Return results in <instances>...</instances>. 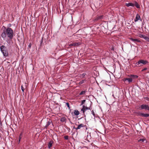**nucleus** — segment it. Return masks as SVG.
I'll list each match as a JSON object with an SVG mask.
<instances>
[{"instance_id":"obj_1","label":"nucleus","mask_w":149,"mask_h":149,"mask_svg":"<svg viewBox=\"0 0 149 149\" xmlns=\"http://www.w3.org/2000/svg\"><path fill=\"white\" fill-rule=\"evenodd\" d=\"M13 30L10 28L8 27L3 31L1 34V36L3 40H6V36H7L11 40L13 37Z\"/></svg>"},{"instance_id":"obj_2","label":"nucleus","mask_w":149,"mask_h":149,"mask_svg":"<svg viewBox=\"0 0 149 149\" xmlns=\"http://www.w3.org/2000/svg\"><path fill=\"white\" fill-rule=\"evenodd\" d=\"M0 50L3 56L5 57H7L8 55V50L6 47L2 45L0 47Z\"/></svg>"},{"instance_id":"obj_3","label":"nucleus","mask_w":149,"mask_h":149,"mask_svg":"<svg viewBox=\"0 0 149 149\" xmlns=\"http://www.w3.org/2000/svg\"><path fill=\"white\" fill-rule=\"evenodd\" d=\"M148 63V62L146 60H140L135 64L136 66L137 67H140L143 65H146Z\"/></svg>"},{"instance_id":"obj_4","label":"nucleus","mask_w":149,"mask_h":149,"mask_svg":"<svg viewBox=\"0 0 149 149\" xmlns=\"http://www.w3.org/2000/svg\"><path fill=\"white\" fill-rule=\"evenodd\" d=\"M139 109L140 110H147L149 111V106L148 105L143 104L140 106Z\"/></svg>"},{"instance_id":"obj_5","label":"nucleus","mask_w":149,"mask_h":149,"mask_svg":"<svg viewBox=\"0 0 149 149\" xmlns=\"http://www.w3.org/2000/svg\"><path fill=\"white\" fill-rule=\"evenodd\" d=\"M137 114L139 116L144 117H146L149 116V114L139 112L137 113Z\"/></svg>"},{"instance_id":"obj_6","label":"nucleus","mask_w":149,"mask_h":149,"mask_svg":"<svg viewBox=\"0 0 149 149\" xmlns=\"http://www.w3.org/2000/svg\"><path fill=\"white\" fill-rule=\"evenodd\" d=\"M90 109V107H86L85 106L83 105V108L81 109V111H82L83 112V113H84V112L88 109Z\"/></svg>"},{"instance_id":"obj_7","label":"nucleus","mask_w":149,"mask_h":149,"mask_svg":"<svg viewBox=\"0 0 149 149\" xmlns=\"http://www.w3.org/2000/svg\"><path fill=\"white\" fill-rule=\"evenodd\" d=\"M123 81H127L130 83L132 81V79L131 78H125L123 79Z\"/></svg>"},{"instance_id":"obj_8","label":"nucleus","mask_w":149,"mask_h":149,"mask_svg":"<svg viewBox=\"0 0 149 149\" xmlns=\"http://www.w3.org/2000/svg\"><path fill=\"white\" fill-rule=\"evenodd\" d=\"M54 143V141L52 140L50 141L48 145V148L49 149H50L52 147V144Z\"/></svg>"},{"instance_id":"obj_9","label":"nucleus","mask_w":149,"mask_h":149,"mask_svg":"<svg viewBox=\"0 0 149 149\" xmlns=\"http://www.w3.org/2000/svg\"><path fill=\"white\" fill-rule=\"evenodd\" d=\"M140 17L138 14H137L136 15V18L134 19L135 22H137L140 19Z\"/></svg>"},{"instance_id":"obj_10","label":"nucleus","mask_w":149,"mask_h":149,"mask_svg":"<svg viewBox=\"0 0 149 149\" xmlns=\"http://www.w3.org/2000/svg\"><path fill=\"white\" fill-rule=\"evenodd\" d=\"M125 5L126 6L128 7H129L130 6H131L132 7H134V4L132 3H126Z\"/></svg>"},{"instance_id":"obj_11","label":"nucleus","mask_w":149,"mask_h":149,"mask_svg":"<svg viewBox=\"0 0 149 149\" xmlns=\"http://www.w3.org/2000/svg\"><path fill=\"white\" fill-rule=\"evenodd\" d=\"M84 127V125L83 124H81L78 125L77 127L75 128V129L76 130H77L78 129H80L81 127Z\"/></svg>"},{"instance_id":"obj_12","label":"nucleus","mask_w":149,"mask_h":149,"mask_svg":"<svg viewBox=\"0 0 149 149\" xmlns=\"http://www.w3.org/2000/svg\"><path fill=\"white\" fill-rule=\"evenodd\" d=\"M103 16L102 15L101 16H97L95 18L96 20H98L100 19H102L103 18Z\"/></svg>"},{"instance_id":"obj_13","label":"nucleus","mask_w":149,"mask_h":149,"mask_svg":"<svg viewBox=\"0 0 149 149\" xmlns=\"http://www.w3.org/2000/svg\"><path fill=\"white\" fill-rule=\"evenodd\" d=\"M52 123V121L50 120H49L47 123L45 127L47 128L49 125Z\"/></svg>"},{"instance_id":"obj_14","label":"nucleus","mask_w":149,"mask_h":149,"mask_svg":"<svg viewBox=\"0 0 149 149\" xmlns=\"http://www.w3.org/2000/svg\"><path fill=\"white\" fill-rule=\"evenodd\" d=\"M130 39L133 42H140V41L139 40H138L137 39H134L132 38H130Z\"/></svg>"},{"instance_id":"obj_15","label":"nucleus","mask_w":149,"mask_h":149,"mask_svg":"<svg viewBox=\"0 0 149 149\" xmlns=\"http://www.w3.org/2000/svg\"><path fill=\"white\" fill-rule=\"evenodd\" d=\"M134 4V6H135L137 8H140V6L137 2L135 1Z\"/></svg>"},{"instance_id":"obj_16","label":"nucleus","mask_w":149,"mask_h":149,"mask_svg":"<svg viewBox=\"0 0 149 149\" xmlns=\"http://www.w3.org/2000/svg\"><path fill=\"white\" fill-rule=\"evenodd\" d=\"M74 114L76 116L78 115L79 114V112L77 110H75L74 111Z\"/></svg>"},{"instance_id":"obj_17","label":"nucleus","mask_w":149,"mask_h":149,"mask_svg":"<svg viewBox=\"0 0 149 149\" xmlns=\"http://www.w3.org/2000/svg\"><path fill=\"white\" fill-rule=\"evenodd\" d=\"M66 118L65 117H62L61 118L60 121L62 122H64L66 120Z\"/></svg>"},{"instance_id":"obj_18","label":"nucleus","mask_w":149,"mask_h":149,"mask_svg":"<svg viewBox=\"0 0 149 149\" xmlns=\"http://www.w3.org/2000/svg\"><path fill=\"white\" fill-rule=\"evenodd\" d=\"M74 46H77L79 45H80L81 43L80 42H74L73 43Z\"/></svg>"},{"instance_id":"obj_19","label":"nucleus","mask_w":149,"mask_h":149,"mask_svg":"<svg viewBox=\"0 0 149 149\" xmlns=\"http://www.w3.org/2000/svg\"><path fill=\"white\" fill-rule=\"evenodd\" d=\"M86 92V91H82L81 93H80L79 95H82L85 94Z\"/></svg>"},{"instance_id":"obj_20","label":"nucleus","mask_w":149,"mask_h":149,"mask_svg":"<svg viewBox=\"0 0 149 149\" xmlns=\"http://www.w3.org/2000/svg\"><path fill=\"white\" fill-rule=\"evenodd\" d=\"M85 75H86L85 73H84L81 75L80 76V77H81V78H83L85 76Z\"/></svg>"},{"instance_id":"obj_21","label":"nucleus","mask_w":149,"mask_h":149,"mask_svg":"<svg viewBox=\"0 0 149 149\" xmlns=\"http://www.w3.org/2000/svg\"><path fill=\"white\" fill-rule=\"evenodd\" d=\"M66 105L67 106V107L69 109H70V107L69 105V104L68 102H66L65 103Z\"/></svg>"},{"instance_id":"obj_22","label":"nucleus","mask_w":149,"mask_h":149,"mask_svg":"<svg viewBox=\"0 0 149 149\" xmlns=\"http://www.w3.org/2000/svg\"><path fill=\"white\" fill-rule=\"evenodd\" d=\"M144 39L145 40H147V41L149 42V37H147V36H146L145 38H144Z\"/></svg>"},{"instance_id":"obj_23","label":"nucleus","mask_w":149,"mask_h":149,"mask_svg":"<svg viewBox=\"0 0 149 149\" xmlns=\"http://www.w3.org/2000/svg\"><path fill=\"white\" fill-rule=\"evenodd\" d=\"M91 112L93 116H94V117L95 118V114L94 112V111L93 110L91 111Z\"/></svg>"},{"instance_id":"obj_24","label":"nucleus","mask_w":149,"mask_h":149,"mask_svg":"<svg viewBox=\"0 0 149 149\" xmlns=\"http://www.w3.org/2000/svg\"><path fill=\"white\" fill-rule=\"evenodd\" d=\"M146 36H145L143 34H141L140 36V37L142 38H143L144 39V38L146 37Z\"/></svg>"},{"instance_id":"obj_25","label":"nucleus","mask_w":149,"mask_h":149,"mask_svg":"<svg viewBox=\"0 0 149 149\" xmlns=\"http://www.w3.org/2000/svg\"><path fill=\"white\" fill-rule=\"evenodd\" d=\"M85 101H86L85 100H82L81 101V105H82V104H83L85 102Z\"/></svg>"},{"instance_id":"obj_26","label":"nucleus","mask_w":149,"mask_h":149,"mask_svg":"<svg viewBox=\"0 0 149 149\" xmlns=\"http://www.w3.org/2000/svg\"><path fill=\"white\" fill-rule=\"evenodd\" d=\"M64 138L66 140H68V137L67 136H64Z\"/></svg>"},{"instance_id":"obj_27","label":"nucleus","mask_w":149,"mask_h":149,"mask_svg":"<svg viewBox=\"0 0 149 149\" xmlns=\"http://www.w3.org/2000/svg\"><path fill=\"white\" fill-rule=\"evenodd\" d=\"M69 46L70 47H71L72 46H74V45H73V43H70V44L69 45Z\"/></svg>"},{"instance_id":"obj_28","label":"nucleus","mask_w":149,"mask_h":149,"mask_svg":"<svg viewBox=\"0 0 149 149\" xmlns=\"http://www.w3.org/2000/svg\"><path fill=\"white\" fill-rule=\"evenodd\" d=\"M148 69V68H144V69H143L142 70V71H144V70H147Z\"/></svg>"},{"instance_id":"obj_29","label":"nucleus","mask_w":149,"mask_h":149,"mask_svg":"<svg viewBox=\"0 0 149 149\" xmlns=\"http://www.w3.org/2000/svg\"><path fill=\"white\" fill-rule=\"evenodd\" d=\"M31 46V43H29V45H28V47L29 48H30Z\"/></svg>"},{"instance_id":"obj_30","label":"nucleus","mask_w":149,"mask_h":149,"mask_svg":"<svg viewBox=\"0 0 149 149\" xmlns=\"http://www.w3.org/2000/svg\"><path fill=\"white\" fill-rule=\"evenodd\" d=\"M21 89L22 90V91L23 92H24V88H23V86H21Z\"/></svg>"},{"instance_id":"obj_31","label":"nucleus","mask_w":149,"mask_h":149,"mask_svg":"<svg viewBox=\"0 0 149 149\" xmlns=\"http://www.w3.org/2000/svg\"><path fill=\"white\" fill-rule=\"evenodd\" d=\"M84 81L83 80L82 81H81L79 82V84H82L84 83Z\"/></svg>"},{"instance_id":"obj_32","label":"nucleus","mask_w":149,"mask_h":149,"mask_svg":"<svg viewBox=\"0 0 149 149\" xmlns=\"http://www.w3.org/2000/svg\"><path fill=\"white\" fill-rule=\"evenodd\" d=\"M144 140L143 139H139V141H142V142H144Z\"/></svg>"},{"instance_id":"obj_33","label":"nucleus","mask_w":149,"mask_h":149,"mask_svg":"<svg viewBox=\"0 0 149 149\" xmlns=\"http://www.w3.org/2000/svg\"><path fill=\"white\" fill-rule=\"evenodd\" d=\"M21 138H22V137L21 136H19V140H21Z\"/></svg>"},{"instance_id":"obj_34","label":"nucleus","mask_w":149,"mask_h":149,"mask_svg":"<svg viewBox=\"0 0 149 149\" xmlns=\"http://www.w3.org/2000/svg\"><path fill=\"white\" fill-rule=\"evenodd\" d=\"M20 140H19V141H18V143H19L20 141Z\"/></svg>"},{"instance_id":"obj_35","label":"nucleus","mask_w":149,"mask_h":149,"mask_svg":"<svg viewBox=\"0 0 149 149\" xmlns=\"http://www.w3.org/2000/svg\"><path fill=\"white\" fill-rule=\"evenodd\" d=\"M22 133H21L20 134V136H22Z\"/></svg>"}]
</instances>
